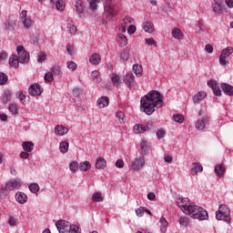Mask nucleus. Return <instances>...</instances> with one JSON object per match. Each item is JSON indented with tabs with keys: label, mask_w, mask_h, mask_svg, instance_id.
I'll use <instances>...</instances> for the list:
<instances>
[{
	"label": "nucleus",
	"mask_w": 233,
	"mask_h": 233,
	"mask_svg": "<svg viewBox=\"0 0 233 233\" xmlns=\"http://www.w3.org/2000/svg\"><path fill=\"white\" fill-rule=\"evenodd\" d=\"M215 173L217 176H223V174H225V167L222 165H218L215 167Z\"/></svg>",
	"instance_id": "nucleus-39"
},
{
	"label": "nucleus",
	"mask_w": 233,
	"mask_h": 233,
	"mask_svg": "<svg viewBox=\"0 0 233 233\" xmlns=\"http://www.w3.org/2000/svg\"><path fill=\"white\" fill-rule=\"evenodd\" d=\"M208 86L213 90V94L215 96H221V88L218 86V82L215 80L208 81Z\"/></svg>",
	"instance_id": "nucleus-11"
},
{
	"label": "nucleus",
	"mask_w": 233,
	"mask_h": 233,
	"mask_svg": "<svg viewBox=\"0 0 233 233\" xmlns=\"http://www.w3.org/2000/svg\"><path fill=\"white\" fill-rule=\"evenodd\" d=\"M143 30L147 34H152L154 32V23L152 22H145L143 24Z\"/></svg>",
	"instance_id": "nucleus-24"
},
{
	"label": "nucleus",
	"mask_w": 233,
	"mask_h": 233,
	"mask_svg": "<svg viewBox=\"0 0 233 233\" xmlns=\"http://www.w3.org/2000/svg\"><path fill=\"white\" fill-rule=\"evenodd\" d=\"M101 0H87L89 3L91 10H96L97 5H99Z\"/></svg>",
	"instance_id": "nucleus-42"
},
{
	"label": "nucleus",
	"mask_w": 233,
	"mask_h": 233,
	"mask_svg": "<svg viewBox=\"0 0 233 233\" xmlns=\"http://www.w3.org/2000/svg\"><path fill=\"white\" fill-rule=\"evenodd\" d=\"M19 57L16 55H12L9 58V65L11 66H14V68H17V66H19Z\"/></svg>",
	"instance_id": "nucleus-21"
},
{
	"label": "nucleus",
	"mask_w": 233,
	"mask_h": 233,
	"mask_svg": "<svg viewBox=\"0 0 233 233\" xmlns=\"http://www.w3.org/2000/svg\"><path fill=\"white\" fill-rule=\"evenodd\" d=\"M118 42L120 46H127L128 39H127V36H125V35L120 34L118 35Z\"/></svg>",
	"instance_id": "nucleus-35"
},
{
	"label": "nucleus",
	"mask_w": 233,
	"mask_h": 233,
	"mask_svg": "<svg viewBox=\"0 0 233 233\" xmlns=\"http://www.w3.org/2000/svg\"><path fill=\"white\" fill-rule=\"evenodd\" d=\"M207 97V93L205 91H199L196 95L193 96V103L195 105L199 104L200 101H203Z\"/></svg>",
	"instance_id": "nucleus-16"
},
{
	"label": "nucleus",
	"mask_w": 233,
	"mask_h": 233,
	"mask_svg": "<svg viewBox=\"0 0 233 233\" xmlns=\"http://www.w3.org/2000/svg\"><path fill=\"white\" fill-rule=\"evenodd\" d=\"M116 117H117L119 123H123V119H125V113H123L122 111H118L116 114Z\"/></svg>",
	"instance_id": "nucleus-56"
},
{
	"label": "nucleus",
	"mask_w": 233,
	"mask_h": 233,
	"mask_svg": "<svg viewBox=\"0 0 233 233\" xmlns=\"http://www.w3.org/2000/svg\"><path fill=\"white\" fill-rule=\"evenodd\" d=\"M8 224L11 227H15L17 225V219L14 217H10L9 219H8Z\"/></svg>",
	"instance_id": "nucleus-58"
},
{
	"label": "nucleus",
	"mask_w": 233,
	"mask_h": 233,
	"mask_svg": "<svg viewBox=\"0 0 233 233\" xmlns=\"http://www.w3.org/2000/svg\"><path fill=\"white\" fill-rule=\"evenodd\" d=\"M66 66L71 72H74L77 68V64L74 61L67 62Z\"/></svg>",
	"instance_id": "nucleus-49"
},
{
	"label": "nucleus",
	"mask_w": 233,
	"mask_h": 233,
	"mask_svg": "<svg viewBox=\"0 0 233 233\" xmlns=\"http://www.w3.org/2000/svg\"><path fill=\"white\" fill-rule=\"evenodd\" d=\"M216 219L230 223V209L225 205H220L216 212Z\"/></svg>",
	"instance_id": "nucleus-3"
},
{
	"label": "nucleus",
	"mask_w": 233,
	"mask_h": 233,
	"mask_svg": "<svg viewBox=\"0 0 233 233\" xmlns=\"http://www.w3.org/2000/svg\"><path fill=\"white\" fill-rule=\"evenodd\" d=\"M9 111L13 114H17V104L9 105Z\"/></svg>",
	"instance_id": "nucleus-57"
},
{
	"label": "nucleus",
	"mask_w": 233,
	"mask_h": 233,
	"mask_svg": "<svg viewBox=\"0 0 233 233\" xmlns=\"http://www.w3.org/2000/svg\"><path fill=\"white\" fill-rule=\"evenodd\" d=\"M207 125H208V119L202 118L195 123V128H197V130H203Z\"/></svg>",
	"instance_id": "nucleus-18"
},
{
	"label": "nucleus",
	"mask_w": 233,
	"mask_h": 233,
	"mask_svg": "<svg viewBox=\"0 0 233 233\" xmlns=\"http://www.w3.org/2000/svg\"><path fill=\"white\" fill-rule=\"evenodd\" d=\"M191 171L198 176V172H203V166H201L199 163L195 162L192 165Z\"/></svg>",
	"instance_id": "nucleus-28"
},
{
	"label": "nucleus",
	"mask_w": 233,
	"mask_h": 233,
	"mask_svg": "<svg viewBox=\"0 0 233 233\" xmlns=\"http://www.w3.org/2000/svg\"><path fill=\"white\" fill-rule=\"evenodd\" d=\"M93 201H96L99 203V201H103V197H101V193H95L92 197Z\"/></svg>",
	"instance_id": "nucleus-54"
},
{
	"label": "nucleus",
	"mask_w": 233,
	"mask_h": 233,
	"mask_svg": "<svg viewBox=\"0 0 233 233\" xmlns=\"http://www.w3.org/2000/svg\"><path fill=\"white\" fill-rule=\"evenodd\" d=\"M89 63H91V65H99V63H101V56L97 53L91 55Z\"/></svg>",
	"instance_id": "nucleus-22"
},
{
	"label": "nucleus",
	"mask_w": 233,
	"mask_h": 233,
	"mask_svg": "<svg viewBox=\"0 0 233 233\" xmlns=\"http://www.w3.org/2000/svg\"><path fill=\"white\" fill-rule=\"evenodd\" d=\"M21 23L25 28H30V26H32V20L30 18H24Z\"/></svg>",
	"instance_id": "nucleus-47"
},
{
	"label": "nucleus",
	"mask_w": 233,
	"mask_h": 233,
	"mask_svg": "<svg viewBox=\"0 0 233 233\" xmlns=\"http://www.w3.org/2000/svg\"><path fill=\"white\" fill-rule=\"evenodd\" d=\"M69 169L71 170V172H77V170L79 169V164L76 161L70 163Z\"/></svg>",
	"instance_id": "nucleus-44"
},
{
	"label": "nucleus",
	"mask_w": 233,
	"mask_h": 233,
	"mask_svg": "<svg viewBox=\"0 0 233 233\" xmlns=\"http://www.w3.org/2000/svg\"><path fill=\"white\" fill-rule=\"evenodd\" d=\"M178 222L182 227H188L190 225V218L188 217H180Z\"/></svg>",
	"instance_id": "nucleus-34"
},
{
	"label": "nucleus",
	"mask_w": 233,
	"mask_h": 233,
	"mask_svg": "<svg viewBox=\"0 0 233 233\" xmlns=\"http://www.w3.org/2000/svg\"><path fill=\"white\" fill-rule=\"evenodd\" d=\"M46 55L45 53H41L37 58L38 63H43V61H46Z\"/></svg>",
	"instance_id": "nucleus-61"
},
{
	"label": "nucleus",
	"mask_w": 233,
	"mask_h": 233,
	"mask_svg": "<svg viewBox=\"0 0 233 233\" xmlns=\"http://www.w3.org/2000/svg\"><path fill=\"white\" fill-rule=\"evenodd\" d=\"M16 96H18L20 103H22V105H25L26 101H25V99H26V96L23 94V92H17Z\"/></svg>",
	"instance_id": "nucleus-51"
},
{
	"label": "nucleus",
	"mask_w": 233,
	"mask_h": 233,
	"mask_svg": "<svg viewBox=\"0 0 233 233\" xmlns=\"http://www.w3.org/2000/svg\"><path fill=\"white\" fill-rule=\"evenodd\" d=\"M145 166V158H138L131 164L133 170H139V168Z\"/></svg>",
	"instance_id": "nucleus-19"
},
{
	"label": "nucleus",
	"mask_w": 233,
	"mask_h": 233,
	"mask_svg": "<svg viewBox=\"0 0 233 233\" xmlns=\"http://www.w3.org/2000/svg\"><path fill=\"white\" fill-rule=\"evenodd\" d=\"M29 190L33 194H37V192H39V185H37L36 183L29 185Z\"/></svg>",
	"instance_id": "nucleus-43"
},
{
	"label": "nucleus",
	"mask_w": 233,
	"mask_h": 233,
	"mask_svg": "<svg viewBox=\"0 0 233 233\" xmlns=\"http://www.w3.org/2000/svg\"><path fill=\"white\" fill-rule=\"evenodd\" d=\"M68 28V32L69 34H71V35H76V32H77V27H76V25L69 24L67 25Z\"/></svg>",
	"instance_id": "nucleus-50"
},
{
	"label": "nucleus",
	"mask_w": 233,
	"mask_h": 233,
	"mask_svg": "<svg viewBox=\"0 0 233 233\" xmlns=\"http://www.w3.org/2000/svg\"><path fill=\"white\" fill-rule=\"evenodd\" d=\"M214 12H216L217 14H219V12H221L222 7H221V3L219 2H215L212 5Z\"/></svg>",
	"instance_id": "nucleus-45"
},
{
	"label": "nucleus",
	"mask_w": 233,
	"mask_h": 233,
	"mask_svg": "<svg viewBox=\"0 0 233 233\" xmlns=\"http://www.w3.org/2000/svg\"><path fill=\"white\" fill-rule=\"evenodd\" d=\"M221 89H222V92H224V94H226V96H233V86H232L224 83L221 85Z\"/></svg>",
	"instance_id": "nucleus-20"
},
{
	"label": "nucleus",
	"mask_w": 233,
	"mask_h": 233,
	"mask_svg": "<svg viewBox=\"0 0 233 233\" xmlns=\"http://www.w3.org/2000/svg\"><path fill=\"white\" fill-rule=\"evenodd\" d=\"M22 148L25 152H32L34 150V142L27 141L22 143Z\"/></svg>",
	"instance_id": "nucleus-23"
},
{
	"label": "nucleus",
	"mask_w": 233,
	"mask_h": 233,
	"mask_svg": "<svg viewBox=\"0 0 233 233\" xmlns=\"http://www.w3.org/2000/svg\"><path fill=\"white\" fill-rule=\"evenodd\" d=\"M133 72H135L136 76H141L143 74V67L139 65H134Z\"/></svg>",
	"instance_id": "nucleus-41"
},
{
	"label": "nucleus",
	"mask_w": 233,
	"mask_h": 233,
	"mask_svg": "<svg viewBox=\"0 0 233 233\" xmlns=\"http://www.w3.org/2000/svg\"><path fill=\"white\" fill-rule=\"evenodd\" d=\"M134 22V19L130 16H126L124 19H123V25L125 26H127V25H130Z\"/></svg>",
	"instance_id": "nucleus-55"
},
{
	"label": "nucleus",
	"mask_w": 233,
	"mask_h": 233,
	"mask_svg": "<svg viewBox=\"0 0 233 233\" xmlns=\"http://www.w3.org/2000/svg\"><path fill=\"white\" fill-rule=\"evenodd\" d=\"M15 199L17 201V203H19L20 205H25V203H26V201H28V197L26 196V194L18 191L15 194Z\"/></svg>",
	"instance_id": "nucleus-14"
},
{
	"label": "nucleus",
	"mask_w": 233,
	"mask_h": 233,
	"mask_svg": "<svg viewBox=\"0 0 233 233\" xmlns=\"http://www.w3.org/2000/svg\"><path fill=\"white\" fill-rule=\"evenodd\" d=\"M233 54V47L228 46L227 48L223 49L220 56H219V65L225 66V65H228V57Z\"/></svg>",
	"instance_id": "nucleus-5"
},
{
	"label": "nucleus",
	"mask_w": 233,
	"mask_h": 233,
	"mask_svg": "<svg viewBox=\"0 0 233 233\" xmlns=\"http://www.w3.org/2000/svg\"><path fill=\"white\" fill-rule=\"evenodd\" d=\"M111 81H112L114 86L118 87L119 85H121V77H119V76L116 73H113L111 75Z\"/></svg>",
	"instance_id": "nucleus-25"
},
{
	"label": "nucleus",
	"mask_w": 233,
	"mask_h": 233,
	"mask_svg": "<svg viewBox=\"0 0 233 233\" xmlns=\"http://www.w3.org/2000/svg\"><path fill=\"white\" fill-rule=\"evenodd\" d=\"M116 168H123L125 167V162L122 159H118L116 162Z\"/></svg>",
	"instance_id": "nucleus-62"
},
{
	"label": "nucleus",
	"mask_w": 233,
	"mask_h": 233,
	"mask_svg": "<svg viewBox=\"0 0 233 233\" xmlns=\"http://www.w3.org/2000/svg\"><path fill=\"white\" fill-rule=\"evenodd\" d=\"M16 52L18 54V59L20 63H28V61H30V54L25 50L23 46H17Z\"/></svg>",
	"instance_id": "nucleus-6"
},
{
	"label": "nucleus",
	"mask_w": 233,
	"mask_h": 233,
	"mask_svg": "<svg viewBox=\"0 0 233 233\" xmlns=\"http://www.w3.org/2000/svg\"><path fill=\"white\" fill-rule=\"evenodd\" d=\"M146 44L152 46V45H156V40L154 38H146Z\"/></svg>",
	"instance_id": "nucleus-64"
},
{
	"label": "nucleus",
	"mask_w": 233,
	"mask_h": 233,
	"mask_svg": "<svg viewBox=\"0 0 233 233\" xmlns=\"http://www.w3.org/2000/svg\"><path fill=\"white\" fill-rule=\"evenodd\" d=\"M167 228H168V222L165 217H161L160 218V230L162 233L167 232Z\"/></svg>",
	"instance_id": "nucleus-29"
},
{
	"label": "nucleus",
	"mask_w": 233,
	"mask_h": 233,
	"mask_svg": "<svg viewBox=\"0 0 233 233\" xmlns=\"http://www.w3.org/2000/svg\"><path fill=\"white\" fill-rule=\"evenodd\" d=\"M104 8L107 17H110V19L117 15V12H119V6L112 2H106Z\"/></svg>",
	"instance_id": "nucleus-4"
},
{
	"label": "nucleus",
	"mask_w": 233,
	"mask_h": 233,
	"mask_svg": "<svg viewBox=\"0 0 233 233\" xmlns=\"http://www.w3.org/2000/svg\"><path fill=\"white\" fill-rule=\"evenodd\" d=\"M173 119L176 123H183L185 121V117L182 115H175L173 116Z\"/></svg>",
	"instance_id": "nucleus-53"
},
{
	"label": "nucleus",
	"mask_w": 233,
	"mask_h": 233,
	"mask_svg": "<svg viewBox=\"0 0 233 233\" xmlns=\"http://www.w3.org/2000/svg\"><path fill=\"white\" fill-rule=\"evenodd\" d=\"M106 167V160L103 157H98L96 162V168L101 169Z\"/></svg>",
	"instance_id": "nucleus-26"
},
{
	"label": "nucleus",
	"mask_w": 233,
	"mask_h": 233,
	"mask_svg": "<svg viewBox=\"0 0 233 233\" xmlns=\"http://www.w3.org/2000/svg\"><path fill=\"white\" fill-rule=\"evenodd\" d=\"M8 81V76L5 75V73H0V85H6Z\"/></svg>",
	"instance_id": "nucleus-52"
},
{
	"label": "nucleus",
	"mask_w": 233,
	"mask_h": 233,
	"mask_svg": "<svg viewBox=\"0 0 233 233\" xmlns=\"http://www.w3.org/2000/svg\"><path fill=\"white\" fill-rule=\"evenodd\" d=\"M56 227L59 233H68L70 230V222L66 220H58L56 223Z\"/></svg>",
	"instance_id": "nucleus-8"
},
{
	"label": "nucleus",
	"mask_w": 233,
	"mask_h": 233,
	"mask_svg": "<svg viewBox=\"0 0 233 233\" xmlns=\"http://www.w3.org/2000/svg\"><path fill=\"white\" fill-rule=\"evenodd\" d=\"M171 34H172L173 37H175V39H178V40L183 39V32H181V29H179V28L172 29Z\"/></svg>",
	"instance_id": "nucleus-27"
},
{
	"label": "nucleus",
	"mask_w": 233,
	"mask_h": 233,
	"mask_svg": "<svg viewBox=\"0 0 233 233\" xmlns=\"http://www.w3.org/2000/svg\"><path fill=\"white\" fill-rule=\"evenodd\" d=\"M140 148H141L140 154L142 156L147 155V152H148V143L145 140H142L141 143H140Z\"/></svg>",
	"instance_id": "nucleus-30"
},
{
	"label": "nucleus",
	"mask_w": 233,
	"mask_h": 233,
	"mask_svg": "<svg viewBox=\"0 0 233 233\" xmlns=\"http://www.w3.org/2000/svg\"><path fill=\"white\" fill-rule=\"evenodd\" d=\"M187 216H191L193 219H198L199 221H205L208 219V212L199 206L193 204V206L188 208Z\"/></svg>",
	"instance_id": "nucleus-2"
},
{
	"label": "nucleus",
	"mask_w": 233,
	"mask_h": 233,
	"mask_svg": "<svg viewBox=\"0 0 233 233\" xmlns=\"http://www.w3.org/2000/svg\"><path fill=\"white\" fill-rule=\"evenodd\" d=\"M91 167L92 166L90 165V162H88V161H85V162H82L79 164V169L82 172H86L87 170H90Z\"/></svg>",
	"instance_id": "nucleus-31"
},
{
	"label": "nucleus",
	"mask_w": 233,
	"mask_h": 233,
	"mask_svg": "<svg viewBox=\"0 0 233 233\" xmlns=\"http://www.w3.org/2000/svg\"><path fill=\"white\" fill-rule=\"evenodd\" d=\"M65 1L63 0H58L56 3V10H58V12H63V10H65Z\"/></svg>",
	"instance_id": "nucleus-40"
},
{
	"label": "nucleus",
	"mask_w": 233,
	"mask_h": 233,
	"mask_svg": "<svg viewBox=\"0 0 233 233\" xmlns=\"http://www.w3.org/2000/svg\"><path fill=\"white\" fill-rule=\"evenodd\" d=\"M12 97V91L10 89H5L3 96V102L8 103Z\"/></svg>",
	"instance_id": "nucleus-33"
},
{
	"label": "nucleus",
	"mask_w": 233,
	"mask_h": 233,
	"mask_svg": "<svg viewBox=\"0 0 233 233\" xmlns=\"http://www.w3.org/2000/svg\"><path fill=\"white\" fill-rule=\"evenodd\" d=\"M161 106H163V99H161V94L158 91H150L141 97L140 110L145 112L147 116H152Z\"/></svg>",
	"instance_id": "nucleus-1"
},
{
	"label": "nucleus",
	"mask_w": 233,
	"mask_h": 233,
	"mask_svg": "<svg viewBox=\"0 0 233 233\" xmlns=\"http://www.w3.org/2000/svg\"><path fill=\"white\" fill-rule=\"evenodd\" d=\"M68 147H69L68 142H61L59 147L60 152L62 154H66L68 152Z\"/></svg>",
	"instance_id": "nucleus-36"
},
{
	"label": "nucleus",
	"mask_w": 233,
	"mask_h": 233,
	"mask_svg": "<svg viewBox=\"0 0 233 233\" xmlns=\"http://www.w3.org/2000/svg\"><path fill=\"white\" fill-rule=\"evenodd\" d=\"M28 94L33 96H41L43 89L39 84H33L28 88Z\"/></svg>",
	"instance_id": "nucleus-9"
},
{
	"label": "nucleus",
	"mask_w": 233,
	"mask_h": 233,
	"mask_svg": "<svg viewBox=\"0 0 233 233\" xmlns=\"http://www.w3.org/2000/svg\"><path fill=\"white\" fill-rule=\"evenodd\" d=\"M76 10L77 14H83V12L85 11V7L83 6V2L81 1L76 2Z\"/></svg>",
	"instance_id": "nucleus-38"
},
{
	"label": "nucleus",
	"mask_w": 233,
	"mask_h": 233,
	"mask_svg": "<svg viewBox=\"0 0 233 233\" xmlns=\"http://www.w3.org/2000/svg\"><path fill=\"white\" fill-rule=\"evenodd\" d=\"M52 72L56 76H59V74H61V68L57 66H55L52 67Z\"/></svg>",
	"instance_id": "nucleus-60"
},
{
	"label": "nucleus",
	"mask_w": 233,
	"mask_h": 233,
	"mask_svg": "<svg viewBox=\"0 0 233 233\" xmlns=\"http://www.w3.org/2000/svg\"><path fill=\"white\" fill-rule=\"evenodd\" d=\"M20 157L21 159H28V157H30V154L26 151H23L20 153Z\"/></svg>",
	"instance_id": "nucleus-63"
},
{
	"label": "nucleus",
	"mask_w": 233,
	"mask_h": 233,
	"mask_svg": "<svg viewBox=\"0 0 233 233\" xmlns=\"http://www.w3.org/2000/svg\"><path fill=\"white\" fill-rule=\"evenodd\" d=\"M136 214L139 218H143V216L145 215V210H143V208H138L136 209Z\"/></svg>",
	"instance_id": "nucleus-59"
},
{
	"label": "nucleus",
	"mask_w": 233,
	"mask_h": 233,
	"mask_svg": "<svg viewBox=\"0 0 233 233\" xmlns=\"http://www.w3.org/2000/svg\"><path fill=\"white\" fill-rule=\"evenodd\" d=\"M8 188L5 187H0V199H5L6 196H8Z\"/></svg>",
	"instance_id": "nucleus-37"
},
{
	"label": "nucleus",
	"mask_w": 233,
	"mask_h": 233,
	"mask_svg": "<svg viewBox=\"0 0 233 233\" xmlns=\"http://www.w3.org/2000/svg\"><path fill=\"white\" fill-rule=\"evenodd\" d=\"M68 233H81V228L76 225H71Z\"/></svg>",
	"instance_id": "nucleus-46"
},
{
	"label": "nucleus",
	"mask_w": 233,
	"mask_h": 233,
	"mask_svg": "<svg viewBox=\"0 0 233 233\" xmlns=\"http://www.w3.org/2000/svg\"><path fill=\"white\" fill-rule=\"evenodd\" d=\"M55 134L56 136H66V134H68V127H66L65 126L57 125L55 127Z\"/></svg>",
	"instance_id": "nucleus-17"
},
{
	"label": "nucleus",
	"mask_w": 233,
	"mask_h": 233,
	"mask_svg": "<svg viewBox=\"0 0 233 233\" xmlns=\"http://www.w3.org/2000/svg\"><path fill=\"white\" fill-rule=\"evenodd\" d=\"M110 104V99L107 96H102L97 99L96 105L99 108H106V106Z\"/></svg>",
	"instance_id": "nucleus-15"
},
{
	"label": "nucleus",
	"mask_w": 233,
	"mask_h": 233,
	"mask_svg": "<svg viewBox=\"0 0 233 233\" xmlns=\"http://www.w3.org/2000/svg\"><path fill=\"white\" fill-rule=\"evenodd\" d=\"M176 203L177 207L181 208L184 214H188V208H190V207H193L194 205V203H190V200L188 198H180Z\"/></svg>",
	"instance_id": "nucleus-7"
},
{
	"label": "nucleus",
	"mask_w": 233,
	"mask_h": 233,
	"mask_svg": "<svg viewBox=\"0 0 233 233\" xmlns=\"http://www.w3.org/2000/svg\"><path fill=\"white\" fill-rule=\"evenodd\" d=\"M7 190H17L21 187V181L18 179L11 180L5 185Z\"/></svg>",
	"instance_id": "nucleus-12"
},
{
	"label": "nucleus",
	"mask_w": 233,
	"mask_h": 233,
	"mask_svg": "<svg viewBox=\"0 0 233 233\" xmlns=\"http://www.w3.org/2000/svg\"><path fill=\"white\" fill-rule=\"evenodd\" d=\"M45 81H47V83H52V81H54V74L52 72L46 73Z\"/></svg>",
	"instance_id": "nucleus-48"
},
{
	"label": "nucleus",
	"mask_w": 233,
	"mask_h": 233,
	"mask_svg": "<svg viewBox=\"0 0 233 233\" xmlns=\"http://www.w3.org/2000/svg\"><path fill=\"white\" fill-rule=\"evenodd\" d=\"M124 82L128 88H132L136 85V76L132 73H127L124 76Z\"/></svg>",
	"instance_id": "nucleus-10"
},
{
	"label": "nucleus",
	"mask_w": 233,
	"mask_h": 233,
	"mask_svg": "<svg viewBox=\"0 0 233 233\" xmlns=\"http://www.w3.org/2000/svg\"><path fill=\"white\" fill-rule=\"evenodd\" d=\"M134 130L137 134H143V132H148L150 127L147 124H137L134 127Z\"/></svg>",
	"instance_id": "nucleus-13"
},
{
	"label": "nucleus",
	"mask_w": 233,
	"mask_h": 233,
	"mask_svg": "<svg viewBox=\"0 0 233 233\" xmlns=\"http://www.w3.org/2000/svg\"><path fill=\"white\" fill-rule=\"evenodd\" d=\"M91 76L93 77V81H95V83H101L102 79H101V74L99 73V71L95 70L91 73Z\"/></svg>",
	"instance_id": "nucleus-32"
}]
</instances>
